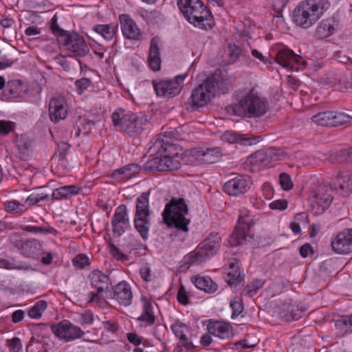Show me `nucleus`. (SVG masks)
<instances>
[{
	"label": "nucleus",
	"mask_w": 352,
	"mask_h": 352,
	"mask_svg": "<svg viewBox=\"0 0 352 352\" xmlns=\"http://www.w3.org/2000/svg\"><path fill=\"white\" fill-rule=\"evenodd\" d=\"M232 80L233 78L228 76L226 69H218L211 77L193 89L189 101L195 107H202L216 95L227 93Z\"/></svg>",
	"instance_id": "nucleus-1"
},
{
	"label": "nucleus",
	"mask_w": 352,
	"mask_h": 352,
	"mask_svg": "<svg viewBox=\"0 0 352 352\" xmlns=\"http://www.w3.org/2000/svg\"><path fill=\"white\" fill-rule=\"evenodd\" d=\"M228 113L248 118L260 117L267 109L266 100L258 96L253 89L238 95V102L226 107Z\"/></svg>",
	"instance_id": "nucleus-2"
},
{
	"label": "nucleus",
	"mask_w": 352,
	"mask_h": 352,
	"mask_svg": "<svg viewBox=\"0 0 352 352\" xmlns=\"http://www.w3.org/2000/svg\"><path fill=\"white\" fill-rule=\"evenodd\" d=\"M177 6L185 19L195 27L211 29L213 16L201 0H177Z\"/></svg>",
	"instance_id": "nucleus-3"
},
{
	"label": "nucleus",
	"mask_w": 352,
	"mask_h": 352,
	"mask_svg": "<svg viewBox=\"0 0 352 352\" xmlns=\"http://www.w3.org/2000/svg\"><path fill=\"white\" fill-rule=\"evenodd\" d=\"M329 0H307L301 2L294 10V22L303 28L312 26L329 9Z\"/></svg>",
	"instance_id": "nucleus-4"
},
{
	"label": "nucleus",
	"mask_w": 352,
	"mask_h": 352,
	"mask_svg": "<svg viewBox=\"0 0 352 352\" xmlns=\"http://www.w3.org/2000/svg\"><path fill=\"white\" fill-rule=\"evenodd\" d=\"M221 238L218 233H212L192 252L181 261V267L188 270L193 265H199L214 256L220 247Z\"/></svg>",
	"instance_id": "nucleus-5"
},
{
	"label": "nucleus",
	"mask_w": 352,
	"mask_h": 352,
	"mask_svg": "<svg viewBox=\"0 0 352 352\" xmlns=\"http://www.w3.org/2000/svg\"><path fill=\"white\" fill-rule=\"evenodd\" d=\"M112 121L117 130L126 133L129 137L137 138L145 130L148 120L142 115L126 113L124 109H118L112 114Z\"/></svg>",
	"instance_id": "nucleus-6"
},
{
	"label": "nucleus",
	"mask_w": 352,
	"mask_h": 352,
	"mask_svg": "<svg viewBox=\"0 0 352 352\" xmlns=\"http://www.w3.org/2000/svg\"><path fill=\"white\" fill-rule=\"evenodd\" d=\"M188 212V208L183 198H173L162 213L163 220L168 227H175L179 231L186 232L190 223V219L185 217Z\"/></svg>",
	"instance_id": "nucleus-7"
},
{
	"label": "nucleus",
	"mask_w": 352,
	"mask_h": 352,
	"mask_svg": "<svg viewBox=\"0 0 352 352\" xmlns=\"http://www.w3.org/2000/svg\"><path fill=\"white\" fill-rule=\"evenodd\" d=\"M89 282L93 289L89 291V303L104 307L111 286L109 276L100 270H94L89 274Z\"/></svg>",
	"instance_id": "nucleus-8"
},
{
	"label": "nucleus",
	"mask_w": 352,
	"mask_h": 352,
	"mask_svg": "<svg viewBox=\"0 0 352 352\" xmlns=\"http://www.w3.org/2000/svg\"><path fill=\"white\" fill-rule=\"evenodd\" d=\"M148 195V192H143L137 198L134 218L135 227L144 240L148 238L151 227Z\"/></svg>",
	"instance_id": "nucleus-9"
},
{
	"label": "nucleus",
	"mask_w": 352,
	"mask_h": 352,
	"mask_svg": "<svg viewBox=\"0 0 352 352\" xmlns=\"http://www.w3.org/2000/svg\"><path fill=\"white\" fill-rule=\"evenodd\" d=\"M252 218L247 210H241L238 218V224L229 238V244L232 247L243 245L250 239L249 231L252 224Z\"/></svg>",
	"instance_id": "nucleus-10"
},
{
	"label": "nucleus",
	"mask_w": 352,
	"mask_h": 352,
	"mask_svg": "<svg viewBox=\"0 0 352 352\" xmlns=\"http://www.w3.org/2000/svg\"><path fill=\"white\" fill-rule=\"evenodd\" d=\"M331 186L324 184L318 185L311 191L310 201L312 207V212L315 215L322 214L329 207L333 200Z\"/></svg>",
	"instance_id": "nucleus-11"
},
{
	"label": "nucleus",
	"mask_w": 352,
	"mask_h": 352,
	"mask_svg": "<svg viewBox=\"0 0 352 352\" xmlns=\"http://www.w3.org/2000/svg\"><path fill=\"white\" fill-rule=\"evenodd\" d=\"M187 73L176 76L173 79L153 80V88L157 96L173 98L178 95L184 86Z\"/></svg>",
	"instance_id": "nucleus-12"
},
{
	"label": "nucleus",
	"mask_w": 352,
	"mask_h": 352,
	"mask_svg": "<svg viewBox=\"0 0 352 352\" xmlns=\"http://www.w3.org/2000/svg\"><path fill=\"white\" fill-rule=\"evenodd\" d=\"M171 147L172 146L170 144L165 143L163 140H160V138L157 139L150 148L153 150V152H157L160 155L148 160L144 164L143 169L149 171H167L168 166H166L164 160H163L164 157L162 155L167 152Z\"/></svg>",
	"instance_id": "nucleus-13"
},
{
	"label": "nucleus",
	"mask_w": 352,
	"mask_h": 352,
	"mask_svg": "<svg viewBox=\"0 0 352 352\" xmlns=\"http://www.w3.org/2000/svg\"><path fill=\"white\" fill-rule=\"evenodd\" d=\"M53 333L61 340L69 342L81 338L84 331L69 320H63L52 326Z\"/></svg>",
	"instance_id": "nucleus-14"
},
{
	"label": "nucleus",
	"mask_w": 352,
	"mask_h": 352,
	"mask_svg": "<svg viewBox=\"0 0 352 352\" xmlns=\"http://www.w3.org/2000/svg\"><path fill=\"white\" fill-rule=\"evenodd\" d=\"M59 45L65 50H68L75 56H84L86 55V43L84 38L77 34H69L61 36L59 38Z\"/></svg>",
	"instance_id": "nucleus-15"
},
{
	"label": "nucleus",
	"mask_w": 352,
	"mask_h": 352,
	"mask_svg": "<svg viewBox=\"0 0 352 352\" xmlns=\"http://www.w3.org/2000/svg\"><path fill=\"white\" fill-rule=\"evenodd\" d=\"M332 250L337 254H348L352 252V228L340 232L331 239Z\"/></svg>",
	"instance_id": "nucleus-16"
},
{
	"label": "nucleus",
	"mask_w": 352,
	"mask_h": 352,
	"mask_svg": "<svg viewBox=\"0 0 352 352\" xmlns=\"http://www.w3.org/2000/svg\"><path fill=\"white\" fill-rule=\"evenodd\" d=\"M194 160L198 163L214 164L221 157V151L219 147L194 148L190 151Z\"/></svg>",
	"instance_id": "nucleus-17"
},
{
	"label": "nucleus",
	"mask_w": 352,
	"mask_h": 352,
	"mask_svg": "<svg viewBox=\"0 0 352 352\" xmlns=\"http://www.w3.org/2000/svg\"><path fill=\"white\" fill-rule=\"evenodd\" d=\"M248 177L239 175L230 179L223 185V190L230 196H239L245 193L250 188Z\"/></svg>",
	"instance_id": "nucleus-18"
},
{
	"label": "nucleus",
	"mask_w": 352,
	"mask_h": 352,
	"mask_svg": "<svg viewBox=\"0 0 352 352\" xmlns=\"http://www.w3.org/2000/svg\"><path fill=\"white\" fill-rule=\"evenodd\" d=\"M107 298L116 300L121 305L129 306L133 300L131 286L126 281H122L116 285L113 292L109 290Z\"/></svg>",
	"instance_id": "nucleus-19"
},
{
	"label": "nucleus",
	"mask_w": 352,
	"mask_h": 352,
	"mask_svg": "<svg viewBox=\"0 0 352 352\" xmlns=\"http://www.w3.org/2000/svg\"><path fill=\"white\" fill-rule=\"evenodd\" d=\"M67 105L64 96H58L52 98L49 103L50 118L53 122H58L66 118Z\"/></svg>",
	"instance_id": "nucleus-20"
},
{
	"label": "nucleus",
	"mask_w": 352,
	"mask_h": 352,
	"mask_svg": "<svg viewBox=\"0 0 352 352\" xmlns=\"http://www.w3.org/2000/svg\"><path fill=\"white\" fill-rule=\"evenodd\" d=\"M114 235H122L129 227L127 208L125 205H120L116 209L111 220Z\"/></svg>",
	"instance_id": "nucleus-21"
},
{
	"label": "nucleus",
	"mask_w": 352,
	"mask_h": 352,
	"mask_svg": "<svg viewBox=\"0 0 352 352\" xmlns=\"http://www.w3.org/2000/svg\"><path fill=\"white\" fill-rule=\"evenodd\" d=\"M170 329L179 340L178 343L179 347H184L187 351L192 350L195 347L191 336H188L190 331V328L186 324L181 322H175L172 324Z\"/></svg>",
	"instance_id": "nucleus-22"
},
{
	"label": "nucleus",
	"mask_w": 352,
	"mask_h": 352,
	"mask_svg": "<svg viewBox=\"0 0 352 352\" xmlns=\"http://www.w3.org/2000/svg\"><path fill=\"white\" fill-rule=\"evenodd\" d=\"M283 157V154L276 148H270L265 151H257L251 157V163L258 164L259 167L267 166L271 162L278 161Z\"/></svg>",
	"instance_id": "nucleus-23"
},
{
	"label": "nucleus",
	"mask_w": 352,
	"mask_h": 352,
	"mask_svg": "<svg viewBox=\"0 0 352 352\" xmlns=\"http://www.w3.org/2000/svg\"><path fill=\"white\" fill-rule=\"evenodd\" d=\"M121 30L124 36L128 39L140 41L142 34L135 21L128 15L120 16Z\"/></svg>",
	"instance_id": "nucleus-24"
},
{
	"label": "nucleus",
	"mask_w": 352,
	"mask_h": 352,
	"mask_svg": "<svg viewBox=\"0 0 352 352\" xmlns=\"http://www.w3.org/2000/svg\"><path fill=\"white\" fill-rule=\"evenodd\" d=\"M333 190L346 197L352 192V174L349 172H339L332 186Z\"/></svg>",
	"instance_id": "nucleus-25"
},
{
	"label": "nucleus",
	"mask_w": 352,
	"mask_h": 352,
	"mask_svg": "<svg viewBox=\"0 0 352 352\" xmlns=\"http://www.w3.org/2000/svg\"><path fill=\"white\" fill-rule=\"evenodd\" d=\"M208 332L221 339H227L234 336V333L230 324L221 321L210 322L207 326Z\"/></svg>",
	"instance_id": "nucleus-26"
},
{
	"label": "nucleus",
	"mask_w": 352,
	"mask_h": 352,
	"mask_svg": "<svg viewBox=\"0 0 352 352\" xmlns=\"http://www.w3.org/2000/svg\"><path fill=\"white\" fill-rule=\"evenodd\" d=\"M300 59V56L287 48L280 50L276 56V63L288 69H293Z\"/></svg>",
	"instance_id": "nucleus-27"
},
{
	"label": "nucleus",
	"mask_w": 352,
	"mask_h": 352,
	"mask_svg": "<svg viewBox=\"0 0 352 352\" xmlns=\"http://www.w3.org/2000/svg\"><path fill=\"white\" fill-rule=\"evenodd\" d=\"M141 167L137 164H129L122 168L114 170L111 177L115 179L122 181L133 177L140 172Z\"/></svg>",
	"instance_id": "nucleus-28"
},
{
	"label": "nucleus",
	"mask_w": 352,
	"mask_h": 352,
	"mask_svg": "<svg viewBox=\"0 0 352 352\" xmlns=\"http://www.w3.org/2000/svg\"><path fill=\"white\" fill-rule=\"evenodd\" d=\"M160 38L153 37L150 43L149 56L148 58V65L153 71H158L160 69L161 59L160 55V49L158 44Z\"/></svg>",
	"instance_id": "nucleus-29"
},
{
	"label": "nucleus",
	"mask_w": 352,
	"mask_h": 352,
	"mask_svg": "<svg viewBox=\"0 0 352 352\" xmlns=\"http://www.w3.org/2000/svg\"><path fill=\"white\" fill-rule=\"evenodd\" d=\"M25 92V88L20 80H9L3 90L4 96L8 99L18 98L22 96Z\"/></svg>",
	"instance_id": "nucleus-30"
},
{
	"label": "nucleus",
	"mask_w": 352,
	"mask_h": 352,
	"mask_svg": "<svg viewBox=\"0 0 352 352\" xmlns=\"http://www.w3.org/2000/svg\"><path fill=\"white\" fill-rule=\"evenodd\" d=\"M52 342L47 337H42L40 340L32 338L26 347L27 352H49Z\"/></svg>",
	"instance_id": "nucleus-31"
},
{
	"label": "nucleus",
	"mask_w": 352,
	"mask_h": 352,
	"mask_svg": "<svg viewBox=\"0 0 352 352\" xmlns=\"http://www.w3.org/2000/svg\"><path fill=\"white\" fill-rule=\"evenodd\" d=\"M336 21L332 19L322 20L318 25L316 34L320 38H325L335 32Z\"/></svg>",
	"instance_id": "nucleus-32"
},
{
	"label": "nucleus",
	"mask_w": 352,
	"mask_h": 352,
	"mask_svg": "<svg viewBox=\"0 0 352 352\" xmlns=\"http://www.w3.org/2000/svg\"><path fill=\"white\" fill-rule=\"evenodd\" d=\"M141 301L143 303V313L138 318V320L144 322L145 326H150L155 322L153 306L151 301L146 297L142 296Z\"/></svg>",
	"instance_id": "nucleus-33"
},
{
	"label": "nucleus",
	"mask_w": 352,
	"mask_h": 352,
	"mask_svg": "<svg viewBox=\"0 0 352 352\" xmlns=\"http://www.w3.org/2000/svg\"><path fill=\"white\" fill-rule=\"evenodd\" d=\"M192 282L199 289L208 293H214L217 290V285L208 276H196L193 278Z\"/></svg>",
	"instance_id": "nucleus-34"
},
{
	"label": "nucleus",
	"mask_w": 352,
	"mask_h": 352,
	"mask_svg": "<svg viewBox=\"0 0 352 352\" xmlns=\"http://www.w3.org/2000/svg\"><path fill=\"white\" fill-rule=\"evenodd\" d=\"M93 31L101 35L105 40H112L118 31V25L114 23L105 25H96L93 28Z\"/></svg>",
	"instance_id": "nucleus-35"
},
{
	"label": "nucleus",
	"mask_w": 352,
	"mask_h": 352,
	"mask_svg": "<svg viewBox=\"0 0 352 352\" xmlns=\"http://www.w3.org/2000/svg\"><path fill=\"white\" fill-rule=\"evenodd\" d=\"M79 190L80 188L74 185L64 186L55 189L52 196L54 199H69L76 195Z\"/></svg>",
	"instance_id": "nucleus-36"
},
{
	"label": "nucleus",
	"mask_w": 352,
	"mask_h": 352,
	"mask_svg": "<svg viewBox=\"0 0 352 352\" xmlns=\"http://www.w3.org/2000/svg\"><path fill=\"white\" fill-rule=\"evenodd\" d=\"M89 325H92L94 329L101 330L104 328L107 331L116 333L118 331V326L116 323L111 321H101L100 319L89 313Z\"/></svg>",
	"instance_id": "nucleus-37"
},
{
	"label": "nucleus",
	"mask_w": 352,
	"mask_h": 352,
	"mask_svg": "<svg viewBox=\"0 0 352 352\" xmlns=\"http://www.w3.org/2000/svg\"><path fill=\"white\" fill-rule=\"evenodd\" d=\"M225 138L230 143L240 144L243 146H250L254 144L256 138L253 137H245L243 135L228 133L225 135Z\"/></svg>",
	"instance_id": "nucleus-38"
},
{
	"label": "nucleus",
	"mask_w": 352,
	"mask_h": 352,
	"mask_svg": "<svg viewBox=\"0 0 352 352\" xmlns=\"http://www.w3.org/2000/svg\"><path fill=\"white\" fill-rule=\"evenodd\" d=\"M22 248L28 256H32L42 252L43 243L37 239H30L23 243Z\"/></svg>",
	"instance_id": "nucleus-39"
},
{
	"label": "nucleus",
	"mask_w": 352,
	"mask_h": 352,
	"mask_svg": "<svg viewBox=\"0 0 352 352\" xmlns=\"http://www.w3.org/2000/svg\"><path fill=\"white\" fill-rule=\"evenodd\" d=\"M21 228L23 231L36 234L46 235L48 234H52L53 235H56L57 233L56 230L50 226H36L32 225H23L21 226Z\"/></svg>",
	"instance_id": "nucleus-40"
},
{
	"label": "nucleus",
	"mask_w": 352,
	"mask_h": 352,
	"mask_svg": "<svg viewBox=\"0 0 352 352\" xmlns=\"http://www.w3.org/2000/svg\"><path fill=\"white\" fill-rule=\"evenodd\" d=\"M333 111L320 112L311 118L313 122L322 126H333Z\"/></svg>",
	"instance_id": "nucleus-41"
},
{
	"label": "nucleus",
	"mask_w": 352,
	"mask_h": 352,
	"mask_svg": "<svg viewBox=\"0 0 352 352\" xmlns=\"http://www.w3.org/2000/svg\"><path fill=\"white\" fill-rule=\"evenodd\" d=\"M47 306V302L45 300L38 301L30 309L28 316L32 318H39L46 309Z\"/></svg>",
	"instance_id": "nucleus-42"
},
{
	"label": "nucleus",
	"mask_w": 352,
	"mask_h": 352,
	"mask_svg": "<svg viewBox=\"0 0 352 352\" xmlns=\"http://www.w3.org/2000/svg\"><path fill=\"white\" fill-rule=\"evenodd\" d=\"M333 126H338L349 123L352 120V116L343 111H333Z\"/></svg>",
	"instance_id": "nucleus-43"
},
{
	"label": "nucleus",
	"mask_w": 352,
	"mask_h": 352,
	"mask_svg": "<svg viewBox=\"0 0 352 352\" xmlns=\"http://www.w3.org/2000/svg\"><path fill=\"white\" fill-rule=\"evenodd\" d=\"M230 306L232 308V313L231 318L232 319L238 317L243 310V304L240 297H234L230 303Z\"/></svg>",
	"instance_id": "nucleus-44"
},
{
	"label": "nucleus",
	"mask_w": 352,
	"mask_h": 352,
	"mask_svg": "<svg viewBox=\"0 0 352 352\" xmlns=\"http://www.w3.org/2000/svg\"><path fill=\"white\" fill-rule=\"evenodd\" d=\"M5 210L10 213H16L23 211L24 204L19 203L16 200H11L3 202Z\"/></svg>",
	"instance_id": "nucleus-45"
},
{
	"label": "nucleus",
	"mask_w": 352,
	"mask_h": 352,
	"mask_svg": "<svg viewBox=\"0 0 352 352\" xmlns=\"http://www.w3.org/2000/svg\"><path fill=\"white\" fill-rule=\"evenodd\" d=\"M50 29L52 32V33L57 36V41L59 43V38L61 36L67 35V32L61 29L58 25V17L55 14L54 16L51 19L50 21Z\"/></svg>",
	"instance_id": "nucleus-46"
},
{
	"label": "nucleus",
	"mask_w": 352,
	"mask_h": 352,
	"mask_svg": "<svg viewBox=\"0 0 352 352\" xmlns=\"http://www.w3.org/2000/svg\"><path fill=\"white\" fill-rule=\"evenodd\" d=\"M163 157V160H164L165 164L168 166L167 171L177 170L180 168L181 164L177 155L170 157L168 155H164Z\"/></svg>",
	"instance_id": "nucleus-47"
},
{
	"label": "nucleus",
	"mask_w": 352,
	"mask_h": 352,
	"mask_svg": "<svg viewBox=\"0 0 352 352\" xmlns=\"http://www.w3.org/2000/svg\"><path fill=\"white\" fill-rule=\"evenodd\" d=\"M242 54L241 50L235 45H229L228 47V55L229 63H235Z\"/></svg>",
	"instance_id": "nucleus-48"
},
{
	"label": "nucleus",
	"mask_w": 352,
	"mask_h": 352,
	"mask_svg": "<svg viewBox=\"0 0 352 352\" xmlns=\"http://www.w3.org/2000/svg\"><path fill=\"white\" fill-rule=\"evenodd\" d=\"M263 284L264 282L262 280H254L245 287L243 292L247 294L252 295L255 294L258 289L261 288L263 286Z\"/></svg>",
	"instance_id": "nucleus-49"
},
{
	"label": "nucleus",
	"mask_w": 352,
	"mask_h": 352,
	"mask_svg": "<svg viewBox=\"0 0 352 352\" xmlns=\"http://www.w3.org/2000/svg\"><path fill=\"white\" fill-rule=\"evenodd\" d=\"M50 195L47 194L43 193H38V194H31L26 199L25 203L28 204L32 206L34 205L41 201H45L49 199Z\"/></svg>",
	"instance_id": "nucleus-50"
},
{
	"label": "nucleus",
	"mask_w": 352,
	"mask_h": 352,
	"mask_svg": "<svg viewBox=\"0 0 352 352\" xmlns=\"http://www.w3.org/2000/svg\"><path fill=\"white\" fill-rule=\"evenodd\" d=\"M73 265L79 269H83L88 265V257L83 254H77L72 260Z\"/></svg>",
	"instance_id": "nucleus-51"
},
{
	"label": "nucleus",
	"mask_w": 352,
	"mask_h": 352,
	"mask_svg": "<svg viewBox=\"0 0 352 352\" xmlns=\"http://www.w3.org/2000/svg\"><path fill=\"white\" fill-rule=\"evenodd\" d=\"M280 185L281 188L285 190H289L293 187V183L292 182L290 176L285 173H282L279 175Z\"/></svg>",
	"instance_id": "nucleus-52"
},
{
	"label": "nucleus",
	"mask_w": 352,
	"mask_h": 352,
	"mask_svg": "<svg viewBox=\"0 0 352 352\" xmlns=\"http://www.w3.org/2000/svg\"><path fill=\"white\" fill-rule=\"evenodd\" d=\"M69 150V145L67 142H60L58 144V148L55 155L56 157H58L59 160H63L65 158Z\"/></svg>",
	"instance_id": "nucleus-53"
},
{
	"label": "nucleus",
	"mask_w": 352,
	"mask_h": 352,
	"mask_svg": "<svg viewBox=\"0 0 352 352\" xmlns=\"http://www.w3.org/2000/svg\"><path fill=\"white\" fill-rule=\"evenodd\" d=\"M7 346L10 352H22V344L19 338L7 340Z\"/></svg>",
	"instance_id": "nucleus-54"
},
{
	"label": "nucleus",
	"mask_w": 352,
	"mask_h": 352,
	"mask_svg": "<svg viewBox=\"0 0 352 352\" xmlns=\"http://www.w3.org/2000/svg\"><path fill=\"white\" fill-rule=\"evenodd\" d=\"M88 88V78H82L76 80L75 90L78 95H82Z\"/></svg>",
	"instance_id": "nucleus-55"
},
{
	"label": "nucleus",
	"mask_w": 352,
	"mask_h": 352,
	"mask_svg": "<svg viewBox=\"0 0 352 352\" xmlns=\"http://www.w3.org/2000/svg\"><path fill=\"white\" fill-rule=\"evenodd\" d=\"M110 253L118 261H126L128 256L123 254L116 245L111 244L109 245Z\"/></svg>",
	"instance_id": "nucleus-56"
},
{
	"label": "nucleus",
	"mask_w": 352,
	"mask_h": 352,
	"mask_svg": "<svg viewBox=\"0 0 352 352\" xmlns=\"http://www.w3.org/2000/svg\"><path fill=\"white\" fill-rule=\"evenodd\" d=\"M0 267H3L8 270H12V269H16V270H27L29 269L28 267L23 266L21 265H14V263L9 262L6 260L1 259L0 260Z\"/></svg>",
	"instance_id": "nucleus-57"
},
{
	"label": "nucleus",
	"mask_w": 352,
	"mask_h": 352,
	"mask_svg": "<svg viewBox=\"0 0 352 352\" xmlns=\"http://www.w3.org/2000/svg\"><path fill=\"white\" fill-rule=\"evenodd\" d=\"M14 127L13 123L10 121H0V135H6L11 131H12Z\"/></svg>",
	"instance_id": "nucleus-58"
},
{
	"label": "nucleus",
	"mask_w": 352,
	"mask_h": 352,
	"mask_svg": "<svg viewBox=\"0 0 352 352\" xmlns=\"http://www.w3.org/2000/svg\"><path fill=\"white\" fill-rule=\"evenodd\" d=\"M177 298V300L181 304L184 305L188 304V298L187 292L184 285H181L179 287Z\"/></svg>",
	"instance_id": "nucleus-59"
},
{
	"label": "nucleus",
	"mask_w": 352,
	"mask_h": 352,
	"mask_svg": "<svg viewBox=\"0 0 352 352\" xmlns=\"http://www.w3.org/2000/svg\"><path fill=\"white\" fill-rule=\"evenodd\" d=\"M141 278L146 282L152 280V273L150 267L148 265L142 266L140 271Z\"/></svg>",
	"instance_id": "nucleus-60"
},
{
	"label": "nucleus",
	"mask_w": 352,
	"mask_h": 352,
	"mask_svg": "<svg viewBox=\"0 0 352 352\" xmlns=\"http://www.w3.org/2000/svg\"><path fill=\"white\" fill-rule=\"evenodd\" d=\"M270 208L272 210H284L287 208V201L284 199H278L270 204Z\"/></svg>",
	"instance_id": "nucleus-61"
},
{
	"label": "nucleus",
	"mask_w": 352,
	"mask_h": 352,
	"mask_svg": "<svg viewBox=\"0 0 352 352\" xmlns=\"http://www.w3.org/2000/svg\"><path fill=\"white\" fill-rule=\"evenodd\" d=\"M300 254L302 257L305 258L309 253L313 252V248L309 243L302 245L300 248Z\"/></svg>",
	"instance_id": "nucleus-62"
},
{
	"label": "nucleus",
	"mask_w": 352,
	"mask_h": 352,
	"mask_svg": "<svg viewBox=\"0 0 352 352\" xmlns=\"http://www.w3.org/2000/svg\"><path fill=\"white\" fill-rule=\"evenodd\" d=\"M25 316V312L23 310L19 309L13 312L12 314V320L14 323L21 321Z\"/></svg>",
	"instance_id": "nucleus-63"
},
{
	"label": "nucleus",
	"mask_w": 352,
	"mask_h": 352,
	"mask_svg": "<svg viewBox=\"0 0 352 352\" xmlns=\"http://www.w3.org/2000/svg\"><path fill=\"white\" fill-rule=\"evenodd\" d=\"M128 340L134 345H139L142 342V338L135 333H127Z\"/></svg>",
	"instance_id": "nucleus-64"
}]
</instances>
